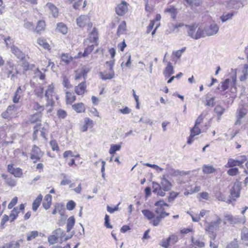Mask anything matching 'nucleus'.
Instances as JSON below:
<instances>
[{"mask_svg": "<svg viewBox=\"0 0 248 248\" xmlns=\"http://www.w3.org/2000/svg\"><path fill=\"white\" fill-rule=\"evenodd\" d=\"M86 88L87 85L86 81H83L75 86L74 91L75 93L78 95L82 96L86 90Z\"/></svg>", "mask_w": 248, "mask_h": 248, "instance_id": "4468645a", "label": "nucleus"}, {"mask_svg": "<svg viewBox=\"0 0 248 248\" xmlns=\"http://www.w3.org/2000/svg\"><path fill=\"white\" fill-rule=\"evenodd\" d=\"M57 31L62 33V34H66L68 31V28L65 24L63 23H59L57 25Z\"/></svg>", "mask_w": 248, "mask_h": 248, "instance_id": "473e14b6", "label": "nucleus"}, {"mask_svg": "<svg viewBox=\"0 0 248 248\" xmlns=\"http://www.w3.org/2000/svg\"><path fill=\"white\" fill-rule=\"evenodd\" d=\"M247 111L244 108H241L238 109L237 110V120L235 122V124L236 125L240 124H241V119L245 116V115L247 114Z\"/></svg>", "mask_w": 248, "mask_h": 248, "instance_id": "412c9836", "label": "nucleus"}, {"mask_svg": "<svg viewBox=\"0 0 248 248\" xmlns=\"http://www.w3.org/2000/svg\"><path fill=\"white\" fill-rule=\"evenodd\" d=\"M178 196V193L175 192H171L170 193L169 196L168 197V202H172Z\"/></svg>", "mask_w": 248, "mask_h": 248, "instance_id": "774afa93", "label": "nucleus"}, {"mask_svg": "<svg viewBox=\"0 0 248 248\" xmlns=\"http://www.w3.org/2000/svg\"><path fill=\"white\" fill-rule=\"evenodd\" d=\"M155 206H156L155 213L156 214V216L151 221V224L154 226H157L159 225L162 219L169 215V213H167L165 209V206L169 207V205L165 202L163 200H160L157 201L155 203Z\"/></svg>", "mask_w": 248, "mask_h": 248, "instance_id": "f257e3e1", "label": "nucleus"}, {"mask_svg": "<svg viewBox=\"0 0 248 248\" xmlns=\"http://www.w3.org/2000/svg\"><path fill=\"white\" fill-rule=\"evenodd\" d=\"M40 118L41 114L40 113H36L31 117L30 121L31 123H33L40 121Z\"/></svg>", "mask_w": 248, "mask_h": 248, "instance_id": "13d9d810", "label": "nucleus"}, {"mask_svg": "<svg viewBox=\"0 0 248 248\" xmlns=\"http://www.w3.org/2000/svg\"><path fill=\"white\" fill-rule=\"evenodd\" d=\"M38 235V232L36 231H31L28 233L27 235V240L31 241L34 239Z\"/></svg>", "mask_w": 248, "mask_h": 248, "instance_id": "5fc2aeb1", "label": "nucleus"}, {"mask_svg": "<svg viewBox=\"0 0 248 248\" xmlns=\"http://www.w3.org/2000/svg\"><path fill=\"white\" fill-rule=\"evenodd\" d=\"M126 30V22L124 21H122L121 24L119 25L118 30H117V34L118 35H120L121 34H123L124 33V31Z\"/></svg>", "mask_w": 248, "mask_h": 248, "instance_id": "79ce46f5", "label": "nucleus"}, {"mask_svg": "<svg viewBox=\"0 0 248 248\" xmlns=\"http://www.w3.org/2000/svg\"><path fill=\"white\" fill-rule=\"evenodd\" d=\"M46 10H49L54 17L58 16V10L57 8L51 3H47L45 6Z\"/></svg>", "mask_w": 248, "mask_h": 248, "instance_id": "5701e85b", "label": "nucleus"}, {"mask_svg": "<svg viewBox=\"0 0 248 248\" xmlns=\"http://www.w3.org/2000/svg\"><path fill=\"white\" fill-rule=\"evenodd\" d=\"M240 187L238 184H235L231 190V194L232 197L238 198L240 196Z\"/></svg>", "mask_w": 248, "mask_h": 248, "instance_id": "393cba45", "label": "nucleus"}, {"mask_svg": "<svg viewBox=\"0 0 248 248\" xmlns=\"http://www.w3.org/2000/svg\"><path fill=\"white\" fill-rule=\"evenodd\" d=\"M37 43L40 46L42 47L45 49L48 50L50 49V46L47 42L46 40L44 38L40 37L37 39Z\"/></svg>", "mask_w": 248, "mask_h": 248, "instance_id": "b1692460", "label": "nucleus"}, {"mask_svg": "<svg viewBox=\"0 0 248 248\" xmlns=\"http://www.w3.org/2000/svg\"><path fill=\"white\" fill-rule=\"evenodd\" d=\"M76 100V96L72 93L66 92V101L68 104H72Z\"/></svg>", "mask_w": 248, "mask_h": 248, "instance_id": "4c0bfd02", "label": "nucleus"}, {"mask_svg": "<svg viewBox=\"0 0 248 248\" xmlns=\"http://www.w3.org/2000/svg\"><path fill=\"white\" fill-rule=\"evenodd\" d=\"M17 107L15 105L9 106L7 108V113L12 117L16 112Z\"/></svg>", "mask_w": 248, "mask_h": 248, "instance_id": "de8ad7c7", "label": "nucleus"}, {"mask_svg": "<svg viewBox=\"0 0 248 248\" xmlns=\"http://www.w3.org/2000/svg\"><path fill=\"white\" fill-rule=\"evenodd\" d=\"M43 155L44 153L41 151L40 149L37 146L34 145L31 152V158L32 160H34L33 162L35 163L37 161H39Z\"/></svg>", "mask_w": 248, "mask_h": 248, "instance_id": "6e6552de", "label": "nucleus"}, {"mask_svg": "<svg viewBox=\"0 0 248 248\" xmlns=\"http://www.w3.org/2000/svg\"><path fill=\"white\" fill-rule=\"evenodd\" d=\"M45 28L46 24L45 21L43 20H40L37 22L36 28L35 29V31L37 33H40L42 31H44L45 30Z\"/></svg>", "mask_w": 248, "mask_h": 248, "instance_id": "a19ab883", "label": "nucleus"}, {"mask_svg": "<svg viewBox=\"0 0 248 248\" xmlns=\"http://www.w3.org/2000/svg\"><path fill=\"white\" fill-rule=\"evenodd\" d=\"M8 171L16 177H21L23 175L22 170L19 168H14L13 164L8 165Z\"/></svg>", "mask_w": 248, "mask_h": 248, "instance_id": "ddd939ff", "label": "nucleus"}, {"mask_svg": "<svg viewBox=\"0 0 248 248\" xmlns=\"http://www.w3.org/2000/svg\"><path fill=\"white\" fill-rule=\"evenodd\" d=\"M153 192L154 193L156 194L157 195L161 197H164L165 196V191H163V189L160 188L159 184L158 183L155 182H153Z\"/></svg>", "mask_w": 248, "mask_h": 248, "instance_id": "dca6fc26", "label": "nucleus"}, {"mask_svg": "<svg viewBox=\"0 0 248 248\" xmlns=\"http://www.w3.org/2000/svg\"><path fill=\"white\" fill-rule=\"evenodd\" d=\"M202 171L205 174H210L216 171V169L213 166L209 165H203L202 167Z\"/></svg>", "mask_w": 248, "mask_h": 248, "instance_id": "e433bc0d", "label": "nucleus"}, {"mask_svg": "<svg viewBox=\"0 0 248 248\" xmlns=\"http://www.w3.org/2000/svg\"><path fill=\"white\" fill-rule=\"evenodd\" d=\"M248 65L247 64H245L244 66L241 68V72L242 75L239 77L240 81H245L247 78L248 76Z\"/></svg>", "mask_w": 248, "mask_h": 248, "instance_id": "7c9ffc66", "label": "nucleus"}, {"mask_svg": "<svg viewBox=\"0 0 248 248\" xmlns=\"http://www.w3.org/2000/svg\"><path fill=\"white\" fill-rule=\"evenodd\" d=\"M192 244L191 246L195 248H202L204 247V243L199 239H196L192 236L191 238Z\"/></svg>", "mask_w": 248, "mask_h": 248, "instance_id": "bb28decb", "label": "nucleus"}, {"mask_svg": "<svg viewBox=\"0 0 248 248\" xmlns=\"http://www.w3.org/2000/svg\"><path fill=\"white\" fill-rule=\"evenodd\" d=\"M62 85L66 89H70L72 87L68 78L65 76L62 77Z\"/></svg>", "mask_w": 248, "mask_h": 248, "instance_id": "8fccbe9b", "label": "nucleus"}, {"mask_svg": "<svg viewBox=\"0 0 248 248\" xmlns=\"http://www.w3.org/2000/svg\"><path fill=\"white\" fill-rule=\"evenodd\" d=\"M201 133V129L199 128V126L194 125V127L190 130V134L192 136H195L199 135Z\"/></svg>", "mask_w": 248, "mask_h": 248, "instance_id": "3c124183", "label": "nucleus"}, {"mask_svg": "<svg viewBox=\"0 0 248 248\" xmlns=\"http://www.w3.org/2000/svg\"><path fill=\"white\" fill-rule=\"evenodd\" d=\"M234 15V12L224 14L220 16L221 20L222 22H225L228 20L231 19Z\"/></svg>", "mask_w": 248, "mask_h": 248, "instance_id": "a18cd8bd", "label": "nucleus"}, {"mask_svg": "<svg viewBox=\"0 0 248 248\" xmlns=\"http://www.w3.org/2000/svg\"><path fill=\"white\" fill-rule=\"evenodd\" d=\"M121 146L120 144H111L109 150V153L113 155L116 151L121 149Z\"/></svg>", "mask_w": 248, "mask_h": 248, "instance_id": "c03bdc74", "label": "nucleus"}, {"mask_svg": "<svg viewBox=\"0 0 248 248\" xmlns=\"http://www.w3.org/2000/svg\"><path fill=\"white\" fill-rule=\"evenodd\" d=\"M161 188L164 191H170L172 187L171 183L167 179L165 175H162L161 177V182L159 184Z\"/></svg>", "mask_w": 248, "mask_h": 248, "instance_id": "9b49d317", "label": "nucleus"}, {"mask_svg": "<svg viewBox=\"0 0 248 248\" xmlns=\"http://www.w3.org/2000/svg\"><path fill=\"white\" fill-rule=\"evenodd\" d=\"M215 97H210L206 96L205 105L209 107H213L215 105Z\"/></svg>", "mask_w": 248, "mask_h": 248, "instance_id": "864d4df0", "label": "nucleus"}, {"mask_svg": "<svg viewBox=\"0 0 248 248\" xmlns=\"http://www.w3.org/2000/svg\"><path fill=\"white\" fill-rule=\"evenodd\" d=\"M72 108L78 113H82L85 110V107L83 103H78L73 105Z\"/></svg>", "mask_w": 248, "mask_h": 248, "instance_id": "c85d7f7f", "label": "nucleus"}, {"mask_svg": "<svg viewBox=\"0 0 248 248\" xmlns=\"http://www.w3.org/2000/svg\"><path fill=\"white\" fill-rule=\"evenodd\" d=\"M101 78L103 80L111 79L115 77L114 71H110L108 73L106 71L99 73Z\"/></svg>", "mask_w": 248, "mask_h": 248, "instance_id": "aec40b11", "label": "nucleus"}, {"mask_svg": "<svg viewBox=\"0 0 248 248\" xmlns=\"http://www.w3.org/2000/svg\"><path fill=\"white\" fill-rule=\"evenodd\" d=\"M3 70L8 77L11 74H12L13 77L15 74L17 73L15 64L11 61L7 62Z\"/></svg>", "mask_w": 248, "mask_h": 248, "instance_id": "9d476101", "label": "nucleus"}, {"mask_svg": "<svg viewBox=\"0 0 248 248\" xmlns=\"http://www.w3.org/2000/svg\"><path fill=\"white\" fill-rule=\"evenodd\" d=\"M242 165V161H238L237 159L234 160L232 158L228 159L227 164L225 166L226 168H232L233 167Z\"/></svg>", "mask_w": 248, "mask_h": 248, "instance_id": "cd10ccee", "label": "nucleus"}, {"mask_svg": "<svg viewBox=\"0 0 248 248\" xmlns=\"http://www.w3.org/2000/svg\"><path fill=\"white\" fill-rule=\"evenodd\" d=\"M219 30V26L215 22L210 23L209 25L203 29L204 37L206 36H210L216 34Z\"/></svg>", "mask_w": 248, "mask_h": 248, "instance_id": "39448f33", "label": "nucleus"}, {"mask_svg": "<svg viewBox=\"0 0 248 248\" xmlns=\"http://www.w3.org/2000/svg\"><path fill=\"white\" fill-rule=\"evenodd\" d=\"M208 213H209V211L202 209L200 211L199 214H196L195 216H194L189 212H187V213L188 214L191 216V217H192V221L194 222L199 221L201 218L203 217Z\"/></svg>", "mask_w": 248, "mask_h": 248, "instance_id": "f3484780", "label": "nucleus"}, {"mask_svg": "<svg viewBox=\"0 0 248 248\" xmlns=\"http://www.w3.org/2000/svg\"><path fill=\"white\" fill-rule=\"evenodd\" d=\"M174 73L173 67L170 62H168L167 67L164 71V75L166 78L170 77Z\"/></svg>", "mask_w": 248, "mask_h": 248, "instance_id": "c756f323", "label": "nucleus"}, {"mask_svg": "<svg viewBox=\"0 0 248 248\" xmlns=\"http://www.w3.org/2000/svg\"><path fill=\"white\" fill-rule=\"evenodd\" d=\"M213 219L210 222L205 221L204 230L206 232H211L213 233V240H214L216 237V234L214 233V232L219 230V225L222 220L221 218L216 214L214 215Z\"/></svg>", "mask_w": 248, "mask_h": 248, "instance_id": "7ed1b4c3", "label": "nucleus"}, {"mask_svg": "<svg viewBox=\"0 0 248 248\" xmlns=\"http://www.w3.org/2000/svg\"><path fill=\"white\" fill-rule=\"evenodd\" d=\"M52 196L49 194H47L44 198V202L43 203V207L46 209H48L51 204Z\"/></svg>", "mask_w": 248, "mask_h": 248, "instance_id": "f704fd0d", "label": "nucleus"}, {"mask_svg": "<svg viewBox=\"0 0 248 248\" xmlns=\"http://www.w3.org/2000/svg\"><path fill=\"white\" fill-rule=\"evenodd\" d=\"M225 219L226 221H228L231 224H235L238 222H242L244 223L245 222V217H244L242 221H240L238 219V218L233 217L231 215H225Z\"/></svg>", "mask_w": 248, "mask_h": 248, "instance_id": "a878e982", "label": "nucleus"}, {"mask_svg": "<svg viewBox=\"0 0 248 248\" xmlns=\"http://www.w3.org/2000/svg\"><path fill=\"white\" fill-rule=\"evenodd\" d=\"M75 223L74 217H70L67 221V231L69 232L73 228Z\"/></svg>", "mask_w": 248, "mask_h": 248, "instance_id": "37998d69", "label": "nucleus"}, {"mask_svg": "<svg viewBox=\"0 0 248 248\" xmlns=\"http://www.w3.org/2000/svg\"><path fill=\"white\" fill-rule=\"evenodd\" d=\"M24 91L21 89V86H19L14 93L12 100L14 103L19 102L20 98L23 95Z\"/></svg>", "mask_w": 248, "mask_h": 248, "instance_id": "6ab92c4d", "label": "nucleus"}, {"mask_svg": "<svg viewBox=\"0 0 248 248\" xmlns=\"http://www.w3.org/2000/svg\"><path fill=\"white\" fill-rule=\"evenodd\" d=\"M98 39V34L95 28H93V31L90 33L89 38L85 41L84 43L87 44L88 43H95Z\"/></svg>", "mask_w": 248, "mask_h": 248, "instance_id": "2eb2a0df", "label": "nucleus"}, {"mask_svg": "<svg viewBox=\"0 0 248 248\" xmlns=\"http://www.w3.org/2000/svg\"><path fill=\"white\" fill-rule=\"evenodd\" d=\"M63 234V232L60 228L54 231L52 234L48 237V242L50 245H52L57 243L58 238L62 237Z\"/></svg>", "mask_w": 248, "mask_h": 248, "instance_id": "0eeeda50", "label": "nucleus"}, {"mask_svg": "<svg viewBox=\"0 0 248 248\" xmlns=\"http://www.w3.org/2000/svg\"><path fill=\"white\" fill-rule=\"evenodd\" d=\"M57 115L60 119H64L67 116V113L62 109H59L57 111Z\"/></svg>", "mask_w": 248, "mask_h": 248, "instance_id": "e2e57ef3", "label": "nucleus"}, {"mask_svg": "<svg viewBox=\"0 0 248 248\" xmlns=\"http://www.w3.org/2000/svg\"><path fill=\"white\" fill-rule=\"evenodd\" d=\"M165 13H168L170 14L171 16V17L175 19L176 17V15L177 14V9L172 6H170L168 7L164 11Z\"/></svg>", "mask_w": 248, "mask_h": 248, "instance_id": "2f4dec72", "label": "nucleus"}, {"mask_svg": "<svg viewBox=\"0 0 248 248\" xmlns=\"http://www.w3.org/2000/svg\"><path fill=\"white\" fill-rule=\"evenodd\" d=\"M24 27L28 30H31L34 29V24L32 22L24 20Z\"/></svg>", "mask_w": 248, "mask_h": 248, "instance_id": "680f3d73", "label": "nucleus"}, {"mask_svg": "<svg viewBox=\"0 0 248 248\" xmlns=\"http://www.w3.org/2000/svg\"><path fill=\"white\" fill-rule=\"evenodd\" d=\"M231 81L230 79H226L225 81L220 83L218 89L220 90L221 91H224L226 90L229 87L230 82Z\"/></svg>", "mask_w": 248, "mask_h": 248, "instance_id": "ea45409f", "label": "nucleus"}, {"mask_svg": "<svg viewBox=\"0 0 248 248\" xmlns=\"http://www.w3.org/2000/svg\"><path fill=\"white\" fill-rule=\"evenodd\" d=\"M169 29L166 31V32L167 34H170L172 32H173L177 30L176 28L175 27V25L173 23H170L168 25Z\"/></svg>", "mask_w": 248, "mask_h": 248, "instance_id": "338daca9", "label": "nucleus"}, {"mask_svg": "<svg viewBox=\"0 0 248 248\" xmlns=\"http://www.w3.org/2000/svg\"><path fill=\"white\" fill-rule=\"evenodd\" d=\"M241 239L244 243L248 245V229L244 228L241 232Z\"/></svg>", "mask_w": 248, "mask_h": 248, "instance_id": "58836bf2", "label": "nucleus"}, {"mask_svg": "<svg viewBox=\"0 0 248 248\" xmlns=\"http://www.w3.org/2000/svg\"><path fill=\"white\" fill-rule=\"evenodd\" d=\"M93 49L94 45L93 44H92L85 49L83 53L82 54V56L83 57L87 56L92 52Z\"/></svg>", "mask_w": 248, "mask_h": 248, "instance_id": "09e8293b", "label": "nucleus"}, {"mask_svg": "<svg viewBox=\"0 0 248 248\" xmlns=\"http://www.w3.org/2000/svg\"><path fill=\"white\" fill-rule=\"evenodd\" d=\"M238 169L236 168L230 169L227 171V173L230 176L236 175L238 174Z\"/></svg>", "mask_w": 248, "mask_h": 248, "instance_id": "69168bd1", "label": "nucleus"}, {"mask_svg": "<svg viewBox=\"0 0 248 248\" xmlns=\"http://www.w3.org/2000/svg\"><path fill=\"white\" fill-rule=\"evenodd\" d=\"M43 196L41 194L38 195V196L35 199L32 203V210L34 211H36L39 205H40L41 202L42 200Z\"/></svg>", "mask_w": 248, "mask_h": 248, "instance_id": "c9c22d12", "label": "nucleus"}, {"mask_svg": "<svg viewBox=\"0 0 248 248\" xmlns=\"http://www.w3.org/2000/svg\"><path fill=\"white\" fill-rule=\"evenodd\" d=\"M32 107L34 109L38 111L43 110L45 108H47L46 107V105L41 106L37 102H35L33 103Z\"/></svg>", "mask_w": 248, "mask_h": 248, "instance_id": "bf43d9fd", "label": "nucleus"}, {"mask_svg": "<svg viewBox=\"0 0 248 248\" xmlns=\"http://www.w3.org/2000/svg\"><path fill=\"white\" fill-rule=\"evenodd\" d=\"M187 4L190 5L191 7L194 6H200L202 3V0H185Z\"/></svg>", "mask_w": 248, "mask_h": 248, "instance_id": "49530a36", "label": "nucleus"}, {"mask_svg": "<svg viewBox=\"0 0 248 248\" xmlns=\"http://www.w3.org/2000/svg\"><path fill=\"white\" fill-rule=\"evenodd\" d=\"M187 28V33L191 38L197 40L204 37L203 29L202 27L198 28V25H186Z\"/></svg>", "mask_w": 248, "mask_h": 248, "instance_id": "20e7f679", "label": "nucleus"}, {"mask_svg": "<svg viewBox=\"0 0 248 248\" xmlns=\"http://www.w3.org/2000/svg\"><path fill=\"white\" fill-rule=\"evenodd\" d=\"M90 69L85 66H82L75 71V79L76 80L80 79L82 77L85 81L87 74L90 71Z\"/></svg>", "mask_w": 248, "mask_h": 248, "instance_id": "423d86ee", "label": "nucleus"}, {"mask_svg": "<svg viewBox=\"0 0 248 248\" xmlns=\"http://www.w3.org/2000/svg\"><path fill=\"white\" fill-rule=\"evenodd\" d=\"M45 96L46 100V107H50V108L47 110V112H50L52 110V107L54 104V98L57 100L58 99V96L55 92L54 85L53 83L47 86V89L45 91Z\"/></svg>", "mask_w": 248, "mask_h": 248, "instance_id": "f03ea898", "label": "nucleus"}, {"mask_svg": "<svg viewBox=\"0 0 248 248\" xmlns=\"http://www.w3.org/2000/svg\"><path fill=\"white\" fill-rule=\"evenodd\" d=\"M127 3L124 1L118 4L115 9L117 14L121 16L124 15L127 11Z\"/></svg>", "mask_w": 248, "mask_h": 248, "instance_id": "f8f14e48", "label": "nucleus"}, {"mask_svg": "<svg viewBox=\"0 0 248 248\" xmlns=\"http://www.w3.org/2000/svg\"><path fill=\"white\" fill-rule=\"evenodd\" d=\"M50 145L53 151H58L59 150L58 144L55 140H51L50 141Z\"/></svg>", "mask_w": 248, "mask_h": 248, "instance_id": "052dcab7", "label": "nucleus"}, {"mask_svg": "<svg viewBox=\"0 0 248 248\" xmlns=\"http://www.w3.org/2000/svg\"><path fill=\"white\" fill-rule=\"evenodd\" d=\"M225 108L220 105H217L215 108V112L219 117L223 114Z\"/></svg>", "mask_w": 248, "mask_h": 248, "instance_id": "603ef678", "label": "nucleus"}, {"mask_svg": "<svg viewBox=\"0 0 248 248\" xmlns=\"http://www.w3.org/2000/svg\"><path fill=\"white\" fill-rule=\"evenodd\" d=\"M76 206V203L72 200L69 201L66 204V208L69 211L73 210Z\"/></svg>", "mask_w": 248, "mask_h": 248, "instance_id": "0e129e2a", "label": "nucleus"}, {"mask_svg": "<svg viewBox=\"0 0 248 248\" xmlns=\"http://www.w3.org/2000/svg\"><path fill=\"white\" fill-rule=\"evenodd\" d=\"M61 59L66 64H68L72 60V57L67 54H63L61 57Z\"/></svg>", "mask_w": 248, "mask_h": 248, "instance_id": "6e6d98bb", "label": "nucleus"}, {"mask_svg": "<svg viewBox=\"0 0 248 248\" xmlns=\"http://www.w3.org/2000/svg\"><path fill=\"white\" fill-rule=\"evenodd\" d=\"M18 214V211H17V209L16 208H14V209L11 211V213L9 216L10 218L11 219V221H14L17 217Z\"/></svg>", "mask_w": 248, "mask_h": 248, "instance_id": "4d7b16f0", "label": "nucleus"}, {"mask_svg": "<svg viewBox=\"0 0 248 248\" xmlns=\"http://www.w3.org/2000/svg\"><path fill=\"white\" fill-rule=\"evenodd\" d=\"M77 24L80 27H84L86 25H88L89 27L92 26L89 17L86 15H81L77 18Z\"/></svg>", "mask_w": 248, "mask_h": 248, "instance_id": "1a4fd4ad", "label": "nucleus"}, {"mask_svg": "<svg viewBox=\"0 0 248 248\" xmlns=\"http://www.w3.org/2000/svg\"><path fill=\"white\" fill-rule=\"evenodd\" d=\"M142 213L144 217L148 220L150 221V223L153 220L156 216L153 212L148 209H144L142 210Z\"/></svg>", "mask_w": 248, "mask_h": 248, "instance_id": "4be33fe9", "label": "nucleus"}, {"mask_svg": "<svg viewBox=\"0 0 248 248\" xmlns=\"http://www.w3.org/2000/svg\"><path fill=\"white\" fill-rule=\"evenodd\" d=\"M165 170L167 172V174L165 175L166 176V178L170 176H177L181 175V171L179 170L174 169L170 166H168Z\"/></svg>", "mask_w": 248, "mask_h": 248, "instance_id": "a211bd4d", "label": "nucleus"}, {"mask_svg": "<svg viewBox=\"0 0 248 248\" xmlns=\"http://www.w3.org/2000/svg\"><path fill=\"white\" fill-rule=\"evenodd\" d=\"M11 51L18 59H23L25 57V54L16 47L13 46L11 48Z\"/></svg>", "mask_w": 248, "mask_h": 248, "instance_id": "72a5a7b5", "label": "nucleus"}]
</instances>
